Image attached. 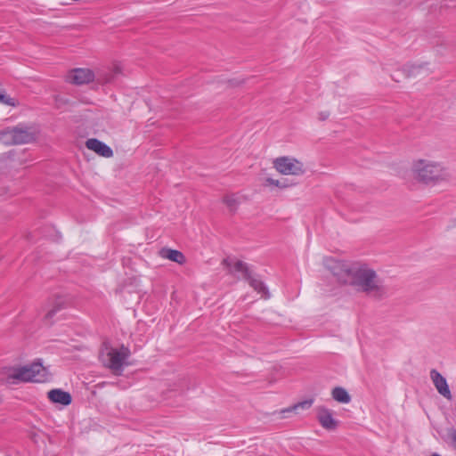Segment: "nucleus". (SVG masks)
<instances>
[{
    "label": "nucleus",
    "mask_w": 456,
    "mask_h": 456,
    "mask_svg": "<svg viewBox=\"0 0 456 456\" xmlns=\"http://www.w3.org/2000/svg\"><path fill=\"white\" fill-rule=\"evenodd\" d=\"M324 265L338 282L351 286L357 292L364 293L376 300L387 297V287L368 265L361 262L338 260L334 257L326 258Z\"/></svg>",
    "instance_id": "f257e3e1"
},
{
    "label": "nucleus",
    "mask_w": 456,
    "mask_h": 456,
    "mask_svg": "<svg viewBox=\"0 0 456 456\" xmlns=\"http://www.w3.org/2000/svg\"><path fill=\"white\" fill-rule=\"evenodd\" d=\"M413 177L427 185H436L447 183L452 178V173L443 163L428 159H418L411 164Z\"/></svg>",
    "instance_id": "f03ea898"
},
{
    "label": "nucleus",
    "mask_w": 456,
    "mask_h": 456,
    "mask_svg": "<svg viewBox=\"0 0 456 456\" xmlns=\"http://www.w3.org/2000/svg\"><path fill=\"white\" fill-rule=\"evenodd\" d=\"M49 372L39 362L16 368L6 376L7 384H16L15 380L22 382H45L48 379Z\"/></svg>",
    "instance_id": "7ed1b4c3"
},
{
    "label": "nucleus",
    "mask_w": 456,
    "mask_h": 456,
    "mask_svg": "<svg viewBox=\"0 0 456 456\" xmlns=\"http://www.w3.org/2000/svg\"><path fill=\"white\" fill-rule=\"evenodd\" d=\"M35 140V130L22 124L0 130V142L6 145L29 143Z\"/></svg>",
    "instance_id": "20e7f679"
},
{
    "label": "nucleus",
    "mask_w": 456,
    "mask_h": 456,
    "mask_svg": "<svg viewBox=\"0 0 456 456\" xmlns=\"http://www.w3.org/2000/svg\"><path fill=\"white\" fill-rule=\"evenodd\" d=\"M128 347L122 346L119 349L110 348L106 354L102 355V362L105 367L110 369L115 375H121L123 366L130 356Z\"/></svg>",
    "instance_id": "39448f33"
},
{
    "label": "nucleus",
    "mask_w": 456,
    "mask_h": 456,
    "mask_svg": "<svg viewBox=\"0 0 456 456\" xmlns=\"http://www.w3.org/2000/svg\"><path fill=\"white\" fill-rule=\"evenodd\" d=\"M273 166L279 173L286 175H301L305 173L303 163L289 157L277 158Z\"/></svg>",
    "instance_id": "423d86ee"
},
{
    "label": "nucleus",
    "mask_w": 456,
    "mask_h": 456,
    "mask_svg": "<svg viewBox=\"0 0 456 456\" xmlns=\"http://www.w3.org/2000/svg\"><path fill=\"white\" fill-rule=\"evenodd\" d=\"M430 379L437 390V392L447 400H452V395L446 379L436 370L433 369L430 371Z\"/></svg>",
    "instance_id": "0eeeda50"
},
{
    "label": "nucleus",
    "mask_w": 456,
    "mask_h": 456,
    "mask_svg": "<svg viewBox=\"0 0 456 456\" xmlns=\"http://www.w3.org/2000/svg\"><path fill=\"white\" fill-rule=\"evenodd\" d=\"M94 79V74L89 69H75L68 75V80L75 85L87 84Z\"/></svg>",
    "instance_id": "6e6552de"
},
{
    "label": "nucleus",
    "mask_w": 456,
    "mask_h": 456,
    "mask_svg": "<svg viewBox=\"0 0 456 456\" xmlns=\"http://www.w3.org/2000/svg\"><path fill=\"white\" fill-rule=\"evenodd\" d=\"M317 419L321 426L327 430H334L338 427V420L332 416V411L326 407L317 409Z\"/></svg>",
    "instance_id": "1a4fd4ad"
},
{
    "label": "nucleus",
    "mask_w": 456,
    "mask_h": 456,
    "mask_svg": "<svg viewBox=\"0 0 456 456\" xmlns=\"http://www.w3.org/2000/svg\"><path fill=\"white\" fill-rule=\"evenodd\" d=\"M86 146L87 149L96 152L98 155L104 158H110L113 156L112 149L108 146L106 143L96 138L88 139L86 142Z\"/></svg>",
    "instance_id": "9d476101"
},
{
    "label": "nucleus",
    "mask_w": 456,
    "mask_h": 456,
    "mask_svg": "<svg viewBox=\"0 0 456 456\" xmlns=\"http://www.w3.org/2000/svg\"><path fill=\"white\" fill-rule=\"evenodd\" d=\"M223 265L229 269L230 273H240L242 278L248 277V274L252 272L248 265L243 261H235L232 263L228 258L223 260Z\"/></svg>",
    "instance_id": "9b49d317"
},
{
    "label": "nucleus",
    "mask_w": 456,
    "mask_h": 456,
    "mask_svg": "<svg viewBox=\"0 0 456 456\" xmlns=\"http://www.w3.org/2000/svg\"><path fill=\"white\" fill-rule=\"evenodd\" d=\"M223 265L229 269L230 273H240L242 278L248 277V274L252 272L248 265L243 261H235L232 263L228 258L223 260Z\"/></svg>",
    "instance_id": "f8f14e48"
},
{
    "label": "nucleus",
    "mask_w": 456,
    "mask_h": 456,
    "mask_svg": "<svg viewBox=\"0 0 456 456\" xmlns=\"http://www.w3.org/2000/svg\"><path fill=\"white\" fill-rule=\"evenodd\" d=\"M48 398L54 403H60L67 406L71 403L72 397L69 392L61 389H52L48 392Z\"/></svg>",
    "instance_id": "ddd939ff"
},
{
    "label": "nucleus",
    "mask_w": 456,
    "mask_h": 456,
    "mask_svg": "<svg viewBox=\"0 0 456 456\" xmlns=\"http://www.w3.org/2000/svg\"><path fill=\"white\" fill-rule=\"evenodd\" d=\"M245 280L248 281L250 287H252L257 293H260L262 297L265 298L269 297L268 289L258 276L255 275L251 272L248 274V277H246Z\"/></svg>",
    "instance_id": "4468645a"
},
{
    "label": "nucleus",
    "mask_w": 456,
    "mask_h": 456,
    "mask_svg": "<svg viewBox=\"0 0 456 456\" xmlns=\"http://www.w3.org/2000/svg\"><path fill=\"white\" fill-rule=\"evenodd\" d=\"M160 256L180 265L183 264L185 261L183 254L181 251L175 249L162 248L160 250Z\"/></svg>",
    "instance_id": "2eb2a0df"
},
{
    "label": "nucleus",
    "mask_w": 456,
    "mask_h": 456,
    "mask_svg": "<svg viewBox=\"0 0 456 456\" xmlns=\"http://www.w3.org/2000/svg\"><path fill=\"white\" fill-rule=\"evenodd\" d=\"M332 398L341 403H348L351 401V396L347 391L341 387H336L331 391Z\"/></svg>",
    "instance_id": "dca6fc26"
},
{
    "label": "nucleus",
    "mask_w": 456,
    "mask_h": 456,
    "mask_svg": "<svg viewBox=\"0 0 456 456\" xmlns=\"http://www.w3.org/2000/svg\"><path fill=\"white\" fill-rule=\"evenodd\" d=\"M65 305H66L65 299L63 297H57L54 300L53 308L48 310V312L46 313L45 318L48 319V320H51L56 314V313H58L61 309L65 308Z\"/></svg>",
    "instance_id": "f3484780"
},
{
    "label": "nucleus",
    "mask_w": 456,
    "mask_h": 456,
    "mask_svg": "<svg viewBox=\"0 0 456 456\" xmlns=\"http://www.w3.org/2000/svg\"><path fill=\"white\" fill-rule=\"evenodd\" d=\"M223 202L226 205L231 212H235L240 203L239 198L235 194H227L223 198Z\"/></svg>",
    "instance_id": "a211bd4d"
},
{
    "label": "nucleus",
    "mask_w": 456,
    "mask_h": 456,
    "mask_svg": "<svg viewBox=\"0 0 456 456\" xmlns=\"http://www.w3.org/2000/svg\"><path fill=\"white\" fill-rule=\"evenodd\" d=\"M313 403H314V399L304 400L302 402H299V403L294 404L291 407H289V408L281 411V413L290 412V411H297L299 409H301V410H308V409H310L312 407Z\"/></svg>",
    "instance_id": "6ab92c4d"
},
{
    "label": "nucleus",
    "mask_w": 456,
    "mask_h": 456,
    "mask_svg": "<svg viewBox=\"0 0 456 456\" xmlns=\"http://www.w3.org/2000/svg\"><path fill=\"white\" fill-rule=\"evenodd\" d=\"M0 102L8 106H15V99L6 95L4 91L0 94Z\"/></svg>",
    "instance_id": "aec40b11"
},
{
    "label": "nucleus",
    "mask_w": 456,
    "mask_h": 456,
    "mask_svg": "<svg viewBox=\"0 0 456 456\" xmlns=\"http://www.w3.org/2000/svg\"><path fill=\"white\" fill-rule=\"evenodd\" d=\"M0 102L8 106H15V99L6 95L4 91L0 94Z\"/></svg>",
    "instance_id": "412c9836"
},
{
    "label": "nucleus",
    "mask_w": 456,
    "mask_h": 456,
    "mask_svg": "<svg viewBox=\"0 0 456 456\" xmlns=\"http://www.w3.org/2000/svg\"><path fill=\"white\" fill-rule=\"evenodd\" d=\"M423 67L421 65H415V64H412L411 66L408 67V76H417L419 74L420 72V69H422Z\"/></svg>",
    "instance_id": "4be33fe9"
},
{
    "label": "nucleus",
    "mask_w": 456,
    "mask_h": 456,
    "mask_svg": "<svg viewBox=\"0 0 456 456\" xmlns=\"http://www.w3.org/2000/svg\"><path fill=\"white\" fill-rule=\"evenodd\" d=\"M266 182H267L269 184H271V185H274V186H277V187H281V188H283V187H285V186H286L285 184L281 183V182H280L279 180H274V179H273V178H268V179L266 180Z\"/></svg>",
    "instance_id": "5701e85b"
},
{
    "label": "nucleus",
    "mask_w": 456,
    "mask_h": 456,
    "mask_svg": "<svg viewBox=\"0 0 456 456\" xmlns=\"http://www.w3.org/2000/svg\"><path fill=\"white\" fill-rule=\"evenodd\" d=\"M449 438L451 440L452 445L456 449V430L453 429L449 434Z\"/></svg>",
    "instance_id": "b1692460"
},
{
    "label": "nucleus",
    "mask_w": 456,
    "mask_h": 456,
    "mask_svg": "<svg viewBox=\"0 0 456 456\" xmlns=\"http://www.w3.org/2000/svg\"><path fill=\"white\" fill-rule=\"evenodd\" d=\"M329 116H330L329 111H322L319 113V119L322 121H324L329 118Z\"/></svg>",
    "instance_id": "393cba45"
},
{
    "label": "nucleus",
    "mask_w": 456,
    "mask_h": 456,
    "mask_svg": "<svg viewBox=\"0 0 456 456\" xmlns=\"http://www.w3.org/2000/svg\"><path fill=\"white\" fill-rule=\"evenodd\" d=\"M111 79H112V75H110L108 77H106V78L104 79V82L109 83V82H110V81H111Z\"/></svg>",
    "instance_id": "a878e982"
},
{
    "label": "nucleus",
    "mask_w": 456,
    "mask_h": 456,
    "mask_svg": "<svg viewBox=\"0 0 456 456\" xmlns=\"http://www.w3.org/2000/svg\"><path fill=\"white\" fill-rule=\"evenodd\" d=\"M432 456H441V455H439L437 453H434Z\"/></svg>",
    "instance_id": "bb28decb"
}]
</instances>
